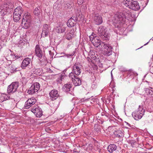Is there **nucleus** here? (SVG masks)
Wrapping results in <instances>:
<instances>
[{
	"label": "nucleus",
	"instance_id": "1",
	"mask_svg": "<svg viewBox=\"0 0 153 153\" xmlns=\"http://www.w3.org/2000/svg\"><path fill=\"white\" fill-rule=\"evenodd\" d=\"M131 14L128 10H123L122 12L120 13L115 15L113 19V22L116 24H118L119 25L121 23H125L126 19L131 17Z\"/></svg>",
	"mask_w": 153,
	"mask_h": 153
},
{
	"label": "nucleus",
	"instance_id": "2",
	"mask_svg": "<svg viewBox=\"0 0 153 153\" xmlns=\"http://www.w3.org/2000/svg\"><path fill=\"white\" fill-rule=\"evenodd\" d=\"M124 5L130 9L134 10H138L140 9V7L138 2L134 0H125L123 2Z\"/></svg>",
	"mask_w": 153,
	"mask_h": 153
},
{
	"label": "nucleus",
	"instance_id": "3",
	"mask_svg": "<svg viewBox=\"0 0 153 153\" xmlns=\"http://www.w3.org/2000/svg\"><path fill=\"white\" fill-rule=\"evenodd\" d=\"M97 31L98 35L102 39L106 40L109 39L110 34L107 31L106 27L101 26L99 27Z\"/></svg>",
	"mask_w": 153,
	"mask_h": 153
},
{
	"label": "nucleus",
	"instance_id": "4",
	"mask_svg": "<svg viewBox=\"0 0 153 153\" xmlns=\"http://www.w3.org/2000/svg\"><path fill=\"white\" fill-rule=\"evenodd\" d=\"M31 21V17L29 13H25L23 16L22 22V25L25 29H27L30 26Z\"/></svg>",
	"mask_w": 153,
	"mask_h": 153
},
{
	"label": "nucleus",
	"instance_id": "5",
	"mask_svg": "<svg viewBox=\"0 0 153 153\" xmlns=\"http://www.w3.org/2000/svg\"><path fill=\"white\" fill-rule=\"evenodd\" d=\"M145 111V110L142 107L139 105L138 109L132 113V115L135 120H138L142 118Z\"/></svg>",
	"mask_w": 153,
	"mask_h": 153
},
{
	"label": "nucleus",
	"instance_id": "6",
	"mask_svg": "<svg viewBox=\"0 0 153 153\" xmlns=\"http://www.w3.org/2000/svg\"><path fill=\"white\" fill-rule=\"evenodd\" d=\"M90 41L95 47L98 48L99 49L102 48V46L104 42H102L97 37L94 36L92 34L89 36Z\"/></svg>",
	"mask_w": 153,
	"mask_h": 153
},
{
	"label": "nucleus",
	"instance_id": "7",
	"mask_svg": "<svg viewBox=\"0 0 153 153\" xmlns=\"http://www.w3.org/2000/svg\"><path fill=\"white\" fill-rule=\"evenodd\" d=\"M23 11L22 8L21 7H17L15 9L13 18L15 22H18L20 20L21 18V15Z\"/></svg>",
	"mask_w": 153,
	"mask_h": 153
},
{
	"label": "nucleus",
	"instance_id": "8",
	"mask_svg": "<svg viewBox=\"0 0 153 153\" xmlns=\"http://www.w3.org/2000/svg\"><path fill=\"white\" fill-rule=\"evenodd\" d=\"M102 48L100 50L103 51V54L107 56H109L112 53V47L108 44L104 43L102 46Z\"/></svg>",
	"mask_w": 153,
	"mask_h": 153
},
{
	"label": "nucleus",
	"instance_id": "9",
	"mask_svg": "<svg viewBox=\"0 0 153 153\" xmlns=\"http://www.w3.org/2000/svg\"><path fill=\"white\" fill-rule=\"evenodd\" d=\"M68 76L75 86H79L81 85V80L78 76H76L74 73L72 72L70 73Z\"/></svg>",
	"mask_w": 153,
	"mask_h": 153
},
{
	"label": "nucleus",
	"instance_id": "10",
	"mask_svg": "<svg viewBox=\"0 0 153 153\" xmlns=\"http://www.w3.org/2000/svg\"><path fill=\"white\" fill-rule=\"evenodd\" d=\"M19 85L18 82H15L12 83L7 87V91L8 94H13L16 92L19 87Z\"/></svg>",
	"mask_w": 153,
	"mask_h": 153
},
{
	"label": "nucleus",
	"instance_id": "11",
	"mask_svg": "<svg viewBox=\"0 0 153 153\" xmlns=\"http://www.w3.org/2000/svg\"><path fill=\"white\" fill-rule=\"evenodd\" d=\"M40 87V85L39 83L36 82L34 83L28 90L27 93L30 94H34L39 89Z\"/></svg>",
	"mask_w": 153,
	"mask_h": 153
},
{
	"label": "nucleus",
	"instance_id": "12",
	"mask_svg": "<svg viewBox=\"0 0 153 153\" xmlns=\"http://www.w3.org/2000/svg\"><path fill=\"white\" fill-rule=\"evenodd\" d=\"M31 111L35 114L36 117H40L42 115V111L41 108L36 106H34L31 109Z\"/></svg>",
	"mask_w": 153,
	"mask_h": 153
},
{
	"label": "nucleus",
	"instance_id": "13",
	"mask_svg": "<svg viewBox=\"0 0 153 153\" xmlns=\"http://www.w3.org/2000/svg\"><path fill=\"white\" fill-rule=\"evenodd\" d=\"M81 68L82 66L79 63H75L73 68V73L77 76L79 75L81 73Z\"/></svg>",
	"mask_w": 153,
	"mask_h": 153
},
{
	"label": "nucleus",
	"instance_id": "14",
	"mask_svg": "<svg viewBox=\"0 0 153 153\" xmlns=\"http://www.w3.org/2000/svg\"><path fill=\"white\" fill-rule=\"evenodd\" d=\"M49 28L50 25H49L45 24L44 25L41 33L42 36L45 37L48 35Z\"/></svg>",
	"mask_w": 153,
	"mask_h": 153
},
{
	"label": "nucleus",
	"instance_id": "15",
	"mask_svg": "<svg viewBox=\"0 0 153 153\" xmlns=\"http://www.w3.org/2000/svg\"><path fill=\"white\" fill-rule=\"evenodd\" d=\"M36 55L39 59H42L43 56V53L42 50L40 48L38 45H36L35 47V50Z\"/></svg>",
	"mask_w": 153,
	"mask_h": 153
},
{
	"label": "nucleus",
	"instance_id": "16",
	"mask_svg": "<svg viewBox=\"0 0 153 153\" xmlns=\"http://www.w3.org/2000/svg\"><path fill=\"white\" fill-rule=\"evenodd\" d=\"M58 91L56 90H52L49 93L50 99L52 100L56 99L59 96Z\"/></svg>",
	"mask_w": 153,
	"mask_h": 153
},
{
	"label": "nucleus",
	"instance_id": "17",
	"mask_svg": "<svg viewBox=\"0 0 153 153\" xmlns=\"http://www.w3.org/2000/svg\"><path fill=\"white\" fill-rule=\"evenodd\" d=\"M94 21L95 24L100 25L102 22V19L101 16L98 14L95 15L93 19Z\"/></svg>",
	"mask_w": 153,
	"mask_h": 153
},
{
	"label": "nucleus",
	"instance_id": "18",
	"mask_svg": "<svg viewBox=\"0 0 153 153\" xmlns=\"http://www.w3.org/2000/svg\"><path fill=\"white\" fill-rule=\"evenodd\" d=\"M31 62V59L30 58H27L25 59L21 64V67L23 69L25 68V67L27 66Z\"/></svg>",
	"mask_w": 153,
	"mask_h": 153
},
{
	"label": "nucleus",
	"instance_id": "19",
	"mask_svg": "<svg viewBox=\"0 0 153 153\" xmlns=\"http://www.w3.org/2000/svg\"><path fill=\"white\" fill-rule=\"evenodd\" d=\"M66 28L65 25L61 24L57 27V31L58 33H63L65 31Z\"/></svg>",
	"mask_w": 153,
	"mask_h": 153
},
{
	"label": "nucleus",
	"instance_id": "20",
	"mask_svg": "<svg viewBox=\"0 0 153 153\" xmlns=\"http://www.w3.org/2000/svg\"><path fill=\"white\" fill-rule=\"evenodd\" d=\"M64 8L65 9H70L73 6V1L71 0H68L64 3Z\"/></svg>",
	"mask_w": 153,
	"mask_h": 153
},
{
	"label": "nucleus",
	"instance_id": "21",
	"mask_svg": "<svg viewBox=\"0 0 153 153\" xmlns=\"http://www.w3.org/2000/svg\"><path fill=\"white\" fill-rule=\"evenodd\" d=\"M41 11L39 7V8H36L34 10L33 13L36 17L39 19L40 17H42Z\"/></svg>",
	"mask_w": 153,
	"mask_h": 153
},
{
	"label": "nucleus",
	"instance_id": "22",
	"mask_svg": "<svg viewBox=\"0 0 153 153\" xmlns=\"http://www.w3.org/2000/svg\"><path fill=\"white\" fill-rule=\"evenodd\" d=\"M117 148V146L116 145L114 144H111L108 146L107 150L110 153H112L115 151Z\"/></svg>",
	"mask_w": 153,
	"mask_h": 153
},
{
	"label": "nucleus",
	"instance_id": "23",
	"mask_svg": "<svg viewBox=\"0 0 153 153\" xmlns=\"http://www.w3.org/2000/svg\"><path fill=\"white\" fill-rule=\"evenodd\" d=\"M10 7H9V5L5 3H4L3 5V9L1 10L0 11L1 13L4 15L6 14L7 13L6 11L7 10L10 9Z\"/></svg>",
	"mask_w": 153,
	"mask_h": 153
},
{
	"label": "nucleus",
	"instance_id": "24",
	"mask_svg": "<svg viewBox=\"0 0 153 153\" xmlns=\"http://www.w3.org/2000/svg\"><path fill=\"white\" fill-rule=\"evenodd\" d=\"M76 23V22H75L73 19H72V18H70L67 22V25L69 27H72L74 26Z\"/></svg>",
	"mask_w": 153,
	"mask_h": 153
},
{
	"label": "nucleus",
	"instance_id": "25",
	"mask_svg": "<svg viewBox=\"0 0 153 153\" xmlns=\"http://www.w3.org/2000/svg\"><path fill=\"white\" fill-rule=\"evenodd\" d=\"M71 85L69 83H67L64 85L63 89L65 91L68 92L70 90V88L71 87Z\"/></svg>",
	"mask_w": 153,
	"mask_h": 153
},
{
	"label": "nucleus",
	"instance_id": "26",
	"mask_svg": "<svg viewBox=\"0 0 153 153\" xmlns=\"http://www.w3.org/2000/svg\"><path fill=\"white\" fill-rule=\"evenodd\" d=\"M146 93L147 95H150L151 97H153V88H146L145 89Z\"/></svg>",
	"mask_w": 153,
	"mask_h": 153
},
{
	"label": "nucleus",
	"instance_id": "27",
	"mask_svg": "<svg viewBox=\"0 0 153 153\" xmlns=\"http://www.w3.org/2000/svg\"><path fill=\"white\" fill-rule=\"evenodd\" d=\"M114 134L116 137L119 138H122L123 136V134L121 131H115Z\"/></svg>",
	"mask_w": 153,
	"mask_h": 153
},
{
	"label": "nucleus",
	"instance_id": "28",
	"mask_svg": "<svg viewBox=\"0 0 153 153\" xmlns=\"http://www.w3.org/2000/svg\"><path fill=\"white\" fill-rule=\"evenodd\" d=\"M74 30H72L71 31L68 33L66 35L65 38L68 40H70L73 36V33L74 32Z\"/></svg>",
	"mask_w": 153,
	"mask_h": 153
},
{
	"label": "nucleus",
	"instance_id": "29",
	"mask_svg": "<svg viewBox=\"0 0 153 153\" xmlns=\"http://www.w3.org/2000/svg\"><path fill=\"white\" fill-rule=\"evenodd\" d=\"M27 101V102H29L32 105H34L36 102V99L33 97H32L28 99Z\"/></svg>",
	"mask_w": 153,
	"mask_h": 153
},
{
	"label": "nucleus",
	"instance_id": "30",
	"mask_svg": "<svg viewBox=\"0 0 153 153\" xmlns=\"http://www.w3.org/2000/svg\"><path fill=\"white\" fill-rule=\"evenodd\" d=\"M1 98L2 99H1V101H0V102H3L7 100H8L10 98V97L7 96V95H4H4H1Z\"/></svg>",
	"mask_w": 153,
	"mask_h": 153
},
{
	"label": "nucleus",
	"instance_id": "31",
	"mask_svg": "<svg viewBox=\"0 0 153 153\" xmlns=\"http://www.w3.org/2000/svg\"><path fill=\"white\" fill-rule=\"evenodd\" d=\"M94 128V130L97 132H99L100 131L101 127L98 124H95Z\"/></svg>",
	"mask_w": 153,
	"mask_h": 153
},
{
	"label": "nucleus",
	"instance_id": "32",
	"mask_svg": "<svg viewBox=\"0 0 153 153\" xmlns=\"http://www.w3.org/2000/svg\"><path fill=\"white\" fill-rule=\"evenodd\" d=\"M32 105L29 102H27V101L25 102V108L28 109Z\"/></svg>",
	"mask_w": 153,
	"mask_h": 153
},
{
	"label": "nucleus",
	"instance_id": "33",
	"mask_svg": "<svg viewBox=\"0 0 153 153\" xmlns=\"http://www.w3.org/2000/svg\"><path fill=\"white\" fill-rule=\"evenodd\" d=\"M75 53V51H74L73 52H72L70 54H66L64 53V54L65 55V56H67L68 57H69L70 56H73L74 54Z\"/></svg>",
	"mask_w": 153,
	"mask_h": 153
},
{
	"label": "nucleus",
	"instance_id": "34",
	"mask_svg": "<svg viewBox=\"0 0 153 153\" xmlns=\"http://www.w3.org/2000/svg\"><path fill=\"white\" fill-rule=\"evenodd\" d=\"M33 72L34 74H36L39 75V73L38 72V71L40 70L39 69H33Z\"/></svg>",
	"mask_w": 153,
	"mask_h": 153
},
{
	"label": "nucleus",
	"instance_id": "35",
	"mask_svg": "<svg viewBox=\"0 0 153 153\" xmlns=\"http://www.w3.org/2000/svg\"><path fill=\"white\" fill-rule=\"evenodd\" d=\"M10 65V66L11 67V68H10V69H11V70H12L13 71H16V68L13 65Z\"/></svg>",
	"mask_w": 153,
	"mask_h": 153
},
{
	"label": "nucleus",
	"instance_id": "36",
	"mask_svg": "<svg viewBox=\"0 0 153 153\" xmlns=\"http://www.w3.org/2000/svg\"><path fill=\"white\" fill-rule=\"evenodd\" d=\"M71 18H72V19H73V20L75 21V22H77L78 20V18L76 16H72Z\"/></svg>",
	"mask_w": 153,
	"mask_h": 153
},
{
	"label": "nucleus",
	"instance_id": "37",
	"mask_svg": "<svg viewBox=\"0 0 153 153\" xmlns=\"http://www.w3.org/2000/svg\"><path fill=\"white\" fill-rule=\"evenodd\" d=\"M65 76H66V75L65 74V73L63 74H61V76H60L59 78L61 80H62L65 77Z\"/></svg>",
	"mask_w": 153,
	"mask_h": 153
},
{
	"label": "nucleus",
	"instance_id": "38",
	"mask_svg": "<svg viewBox=\"0 0 153 153\" xmlns=\"http://www.w3.org/2000/svg\"><path fill=\"white\" fill-rule=\"evenodd\" d=\"M84 2V0H78L77 2L79 4H82Z\"/></svg>",
	"mask_w": 153,
	"mask_h": 153
},
{
	"label": "nucleus",
	"instance_id": "39",
	"mask_svg": "<svg viewBox=\"0 0 153 153\" xmlns=\"http://www.w3.org/2000/svg\"><path fill=\"white\" fill-rule=\"evenodd\" d=\"M57 81L59 83H61V82L62 80H60V78L59 77L57 79Z\"/></svg>",
	"mask_w": 153,
	"mask_h": 153
},
{
	"label": "nucleus",
	"instance_id": "40",
	"mask_svg": "<svg viewBox=\"0 0 153 153\" xmlns=\"http://www.w3.org/2000/svg\"><path fill=\"white\" fill-rule=\"evenodd\" d=\"M146 82H147V83H148V84L149 85V83H150L151 82H148L147 81H146Z\"/></svg>",
	"mask_w": 153,
	"mask_h": 153
},
{
	"label": "nucleus",
	"instance_id": "41",
	"mask_svg": "<svg viewBox=\"0 0 153 153\" xmlns=\"http://www.w3.org/2000/svg\"><path fill=\"white\" fill-rule=\"evenodd\" d=\"M91 97H90L89 98H87V99H86V100H88V99H90Z\"/></svg>",
	"mask_w": 153,
	"mask_h": 153
},
{
	"label": "nucleus",
	"instance_id": "42",
	"mask_svg": "<svg viewBox=\"0 0 153 153\" xmlns=\"http://www.w3.org/2000/svg\"><path fill=\"white\" fill-rule=\"evenodd\" d=\"M148 43V42L147 43H146L145 44H144V45H147Z\"/></svg>",
	"mask_w": 153,
	"mask_h": 153
},
{
	"label": "nucleus",
	"instance_id": "43",
	"mask_svg": "<svg viewBox=\"0 0 153 153\" xmlns=\"http://www.w3.org/2000/svg\"><path fill=\"white\" fill-rule=\"evenodd\" d=\"M75 149H74V152H76V150H75Z\"/></svg>",
	"mask_w": 153,
	"mask_h": 153
},
{
	"label": "nucleus",
	"instance_id": "44",
	"mask_svg": "<svg viewBox=\"0 0 153 153\" xmlns=\"http://www.w3.org/2000/svg\"><path fill=\"white\" fill-rule=\"evenodd\" d=\"M149 66H150V65H151V64H150V62H149Z\"/></svg>",
	"mask_w": 153,
	"mask_h": 153
},
{
	"label": "nucleus",
	"instance_id": "45",
	"mask_svg": "<svg viewBox=\"0 0 153 153\" xmlns=\"http://www.w3.org/2000/svg\"><path fill=\"white\" fill-rule=\"evenodd\" d=\"M90 60H91V59H88V61H90Z\"/></svg>",
	"mask_w": 153,
	"mask_h": 153
},
{
	"label": "nucleus",
	"instance_id": "46",
	"mask_svg": "<svg viewBox=\"0 0 153 153\" xmlns=\"http://www.w3.org/2000/svg\"><path fill=\"white\" fill-rule=\"evenodd\" d=\"M90 60H91V59H88V61H90Z\"/></svg>",
	"mask_w": 153,
	"mask_h": 153
},
{
	"label": "nucleus",
	"instance_id": "47",
	"mask_svg": "<svg viewBox=\"0 0 153 153\" xmlns=\"http://www.w3.org/2000/svg\"><path fill=\"white\" fill-rule=\"evenodd\" d=\"M90 60H91V59H88V61H90Z\"/></svg>",
	"mask_w": 153,
	"mask_h": 153
},
{
	"label": "nucleus",
	"instance_id": "48",
	"mask_svg": "<svg viewBox=\"0 0 153 153\" xmlns=\"http://www.w3.org/2000/svg\"><path fill=\"white\" fill-rule=\"evenodd\" d=\"M90 60H91V59H88V61H90Z\"/></svg>",
	"mask_w": 153,
	"mask_h": 153
},
{
	"label": "nucleus",
	"instance_id": "49",
	"mask_svg": "<svg viewBox=\"0 0 153 153\" xmlns=\"http://www.w3.org/2000/svg\"><path fill=\"white\" fill-rule=\"evenodd\" d=\"M58 2H57L56 3V4H57V3Z\"/></svg>",
	"mask_w": 153,
	"mask_h": 153
},
{
	"label": "nucleus",
	"instance_id": "50",
	"mask_svg": "<svg viewBox=\"0 0 153 153\" xmlns=\"http://www.w3.org/2000/svg\"><path fill=\"white\" fill-rule=\"evenodd\" d=\"M119 26V25H117V26Z\"/></svg>",
	"mask_w": 153,
	"mask_h": 153
},
{
	"label": "nucleus",
	"instance_id": "51",
	"mask_svg": "<svg viewBox=\"0 0 153 153\" xmlns=\"http://www.w3.org/2000/svg\"><path fill=\"white\" fill-rule=\"evenodd\" d=\"M0 153H2V152H0Z\"/></svg>",
	"mask_w": 153,
	"mask_h": 153
}]
</instances>
